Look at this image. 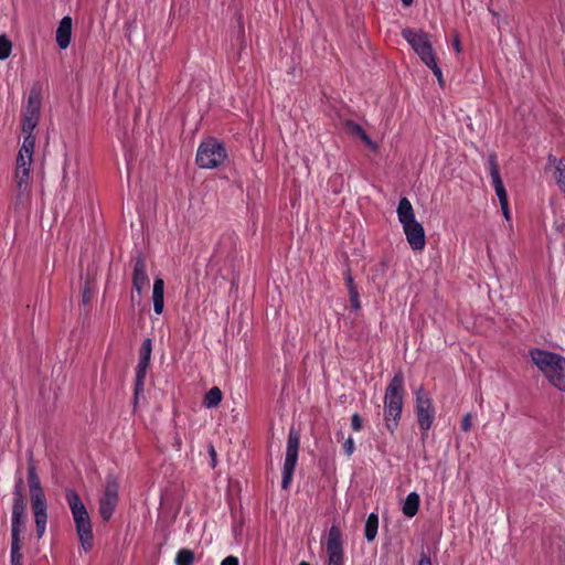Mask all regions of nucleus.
<instances>
[{
	"instance_id": "6ab92c4d",
	"label": "nucleus",
	"mask_w": 565,
	"mask_h": 565,
	"mask_svg": "<svg viewBox=\"0 0 565 565\" xmlns=\"http://www.w3.org/2000/svg\"><path fill=\"white\" fill-rule=\"evenodd\" d=\"M152 301L154 312L161 315L164 307V281L160 277H157L153 282Z\"/></svg>"
},
{
	"instance_id": "3c124183",
	"label": "nucleus",
	"mask_w": 565,
	"mask_h": 565,
	"mask_svg": "<svg viewBox=\"0 0 565 565\" xmlns=\"http://www.w3.org/2000/svg\"><path fill=\"white\" fill-rule=\"evenodd\" d=\"M413 2H414V0H402V3H403L405 7H409Z\"/></svg>"
},
{
	"instance_id": "ea45409f",
	"label": "nucleus",
	"mask_w": 565,
	"mask_h": 565,
	"mask_svg": "<svg viewBox=\"0 0 565 565\" xmlns=\"http://www.w3.org/2000/svg\"><path fill=\"white\" fill-rule=\"evenodd\" d=\"M344 280H345V285L348 287V290H351V288H356V286L354 284V279H353L352 274H351V269L347 270Z\"/></svg>"
},
{
	"instance_id": "37998d69",
	"label": "nucleus",
	"mask_w": 565,
	"mask_h": 565,
	"mask_svg": "<svg viewBox=\"0 0 565 565\" xmlns=\"http://www.w3.org/2000/svg\"><path fill=\"white\" fill-rule=\"evenodd\" d=\"M238 564H239L238 558L236 556H232V555L225 557L221 563V565H238Z\"/></svg>"
},
{
	"instance_id": "f704fd0d",
	"label": "nucleus",
	"mask_w": 565,
	"mask_h": 565,
	"mask_svg": "<svg viewBox=\"0 0 565 565\" xmlns=\"http://www.w3.org/2000/svg\"><path fill=\"white\" fill-rule=\"evenodd\" d=\"M90 297H92V288H90L89 281L87 280L85 282L83 291H82V302L84 306H87L89 303Z\"/></svg>"
},
{
	"instance_id": "49530a36",
	"label": "nucleus",
	"mask_w": 565,
	"mask_h": 565,
	"mask_svg": "<svg viewBox=\"0 0 565 565\" xmlns=\"http://www.w3.org/2000/svg\"><path fill=\"white\" fill-rule=\"evenodd\" d=\"M562 161L563 162V159H557L554 154L550 153L547 156V166L548 167H555L556 168V164H558V162Z\"/></svg>"
},
{
	"instance_id": "0eeeda50",
	"label": "nucleus",
	"mask_w": 565,
	"mask_h": 565,
	"mask_svg": "<svg viewBox=\"0 0 565 565\" xmlns=\"http://www.w3.org/2000/svg\"><path fill=\"white\" fill-rule=\"evenodd\" d=\"M416 416L422 435L426 437L435 418V408L423 386L416 391Z\"/></svg>"
},
{
	"instance_id": "aec40b11",
	"label": "nucleus",
	"mask_w": 565,
	"mask_h": 565,
	"mask_svg": "<svg viewBox=\"0 0 565 565\" xmlns=\"http://www.w3.org/2000/svg\"><path fill=\"white\" fill-rule=\"evenodd\" d=\"M28 483H29L30 494L44 492V490L41 486L40 478L36 472V466H35V461L33 459L32 452L30 454L29 459H28Z\"/></svg>"
},
{
	"instance_id": "9b49d317",
	"label": "nucleus",
	"mask_w": 565,
	"mask_h": 565,
	"mask_svg": "<svg viewBox=\"0 0 565 565\" xmlns=\"http://www.w3.org/2000/svg\"><path fill=\"white\" fill-rule=\"evenodd\" d=\"M407 243L413 250H422L426 245L425 230L423 225L417 222H411L403 225Z\"/></svg>"
},
{
	"instance_id": "dca6fc26",
	"label": "nucleus",
	"mask_w": 565,
	"mask_h": 565,
	"mask_svg": "<svg viewBox=\"0 0 565 565\" xmlns=\"http://www.w3.org/2000/svg\"><path fill=\"white\" fill-rule=\"evenodd\" d=\"M65 499L72 511L73 519H82L83 515L86 516V514H88L87 509L76 490L67 488L65 490Z\"/></svg>"
},
{
	"instance_id": "393cba45",
	"label": "nucleus",
	"mask_w": 565,
	"mask_h": 565,
	"mask_svg": "<svg viewBox=\"0 0 565 565\" xmlns=\"http://www.w3.org/2000/svg\"><path fill=\"white\" fill-rule=\"evenodd\" d=\"M223 393L217 386H213L210 388V391L205 394L203 399V405L207 408H214L220 405L222 402Z\"/></svg>"
},
{
	"instance_id": "412c9836",
	"label": "nucleus",
	"mask_w": 565,
	"mask_h": 565,
	"mask_svg": "<svg viewBox=\"0 0 565 565\" xmlns=\"http://www.w3.org/2000/svg\"><path fill=\"white\" fill-rule=\"evenodd\" d=\"M397 216L402 225L416 221L414 209L407 198H402L397 206Z\"/></svg>"
},
{
	"instance_id": "ddd939ff",
	"label": "nucleus",
	"mask_w": 565,
	"mask_h": 565,
	"mask_svg": "<svg viewBox=\"0 0 565 565\" xmlns=\"http://www.w3.org/2000/svg\"><path fill=\"white\" fill-rule=\"evenodd\" d=\"M26 504H12L11 541H23L21 534L25 530Z\"/></svg>"
},
{
	"instance_id": "a19ab883",
	"label": "nucleus",
	"mask_w": 565,
	"mask_h": 565,
	"mask_svg": "<svg viewBox=\"0 0 565 565\" xmlns=\"http://www.w3.org/2000/svg\"><path fill=\"white\" fill-rule=\"evenodd\" d=\"M46 522L47 521H40L39 523H35V531L38 539H41L45 532L46 529Z\"/></svg>"
},
{
	"instance_id": "c9c22d12",
	"label": "nucleus",
	"mask_w": 565,
	"mask_h": 565,
	"mask_svg": "<svg viewBox=\"0 0 565 565\" xmlns=\"http://www.w3.org/2000/svg\"><path fill=\"white\" fill-rule=\"evenodd\" d=\"M427 67H429L433 71L434 75L438 79L439 85L443 86L444 85L443 72H441L440 67L438 66L437 61H434L433 63L427 65Z\"/></svg>"
},
{
	"instance_id": "a211bd4d",
	"label": "nucleus",
	"mask_w": 565,
	"mask_h": 565,
	"mask_svg": "<svg viewBox=\"0 0 565 565\" xmlns=\"http://www.w3.org/2000/svg\"><path fill=\"white\" fill-rule=\"evenodd\" d=\"M41 89L32 87L28 97V104L23 115L40 117L41 114Z\"/></svg>"
},
{
	"instance_id": "1a4fd4ad",
	"label": "nucleus",
	"mask_w": 565,
	"mask_h": 565,
	"mask_svg": "<svg viewBox=\"0 0 565 565\" xmlns=\"http://www.w3.org/2000/svg\"><path fill=\"white\" fill-rule=\"evenodd\" d=\"M152 352V340L147 338L142 341L139 350V362L136 367V380H135V392H134V404L138 403L139 395L143 392L145 379L147 370L150 365Z\"/></svg>"
},
{
	"instance_id": "f3484780",
	"label": "nucleus",
	"mask_w": 565,
	"mask_h": 565,
	"mask_svg": "<svg viewBox=\"0 0 565 565\" xmlns=\"http://www.w3.org/2000/svg\"><path fill=\"white\" fill-rule=\"evenodd\" d=\"M72 36V18L66 15L63 17L58 23L56 30V43L62 49L65 50L71 42Z\"/></svg>"
},
{
	"instance_id": "2f4dec72",
	"label": "nucleus",
	"mask_w": 565,
	"mask_h": 565,
	"mask_svg": "<svg viewBox=\"0 0 565 565\" xmlns=\"http://www.w3.org/2000/svg\"><path fill=\"white\" fill-rule=\"evenodd\" d=\"M13 504H26L23 493V479L19 478L14 486Z\"/></svg>"
},
{
	"instance_id": "6e6552de",
	"label": "nucleus",
	"mask_w": 565,
	"mask_h": 565,
	"mask_svg": "<svg viewBox=\"0 0 565 565\" xmlns=\"http://www.w3.org/2000/svg\"><path fill=\"white\" fill-rule=\"evenodd\" d=\"M300 435L294 428L290 429L287 440L286 458L282 469L281 488L287 489L291 482L298 460Z\"/></svg>"
},
{
	"instance_id": "58836bf2",
	"label": "nucleus",
	"mask_w": 565,
	"mask_h": 565,
	"mask_svg": "<svg viewBox=\"0 0 565 565\" xmlns=\"http://www.w3.org/2000/svg\"><path fill=\"white\" fill-rule=\"evenodd\" d=\"M354 441L352 437H349L343 444V450L348 456H351L354 452Z\"/></svg>"
},
{
	"instance_id": "7c9ffc66",
	"label": "nucleus",
	"mask_w": 565,
	"mask_h": 565,
	"mask_svg": "<svg viewBox=\"0 0 565 565\" xmlns=\"http://www.w3.org/2000/svg\"><path fill=\"white\" fill-rule=\"evenodd\" d=\"M12 51V43L7 35H0V60L8 58Z\"/></svg>"
},
{
	"instance_id": "7ed1b4c3",
	"label": "nucleus",
	"mask_w": 565,
	"mask_h": 565,
	"mask_svg": "<svg viewBox=\"0 0 565 565\" xmlns=\"http://www.w3.org/2000/svg\"><path fill=\"white\" fill-rule=\"evenodd\" d=\"M34 147V135H24L22 147L17 157L15 168L17 196L19 200L28 196L30 192L29 180Z\"/></svg>"
},
{
	"instance_id": "09e8293b",
	"label": "nucleus",
	"mask_w": 565,
	"mask_h": 565,
	"mask_svg": "<svg viewBox=\"0 0 565 565\" xmlns=\"http://www.w3.org/2000/svg\"><path fill=\"white\" fill-rule=\"evenodd\" d=\"M500 205H501V210H502V213H503L504 217L507 220H509L510 218L509 203L508 202H505V204L500 203Z\"/></svg>"
},
{
	"instance_id": "a18cd8bd",
	"label": "nucleus",
	"mask_w": 565,
	"mask_h": 565,
	"mask_svg": "<svg viewBox=\"0 0 565 565\" xmlns=\"http://www.w3.org/2000/svg\"><path fill=\"white\" fill-rule=\"evenodd\" d=\"M418 565H433L431 559L427 553H422Z\"/></svg>"
},
{
	"instance_id": "2eb2a0df",
	"label": "nucleus",
	"mask_w": 565,
	"mask_h": 565,
	"mask_svg": "<svg viewBox=\"0 0 565 565\" xmlns=\"http://www.w3.org/2000/svg\"><path fill=\"white\" fill-rule=\"evenodd\" d=\"M343 129L348 135L359 137L372 150H377V143L370 138V136L365 132L362 126L359 125L358 122L351 119H347L343 122Z\"/></svg>"
},
{
	"instance_id": "c03bdc74",
	"label": "nucleus",
	"mask_w": 565,
	"mask_h": 565,
	"mask_svg": "<svg viewBox=\"0 0 565 565\" xmlns=\"http://www.w3.org/2000/svg\"><path fill=\"white\" fill-rule=\"evenodd\" d=\"M209 454L211 457V466L214 468L216 466V451L213 445H209Z\"/></svg>"
},
{
	"instance_id": "72a5a7b5",
	"label": "nucleus",
	"mask_w": 565,
	"mask_h": 565,
	"mask_svg": "<svg viewBox=\"0 0 565 565\" xmlns=\"http://www.w3.org/2000/svg\"><path fill=\"white\" fill-rule=\"evenodd\" d=\"M349 298L352 309L360 310L361 309V302H360V295L358 291V288H351L349 290Z\"/></svg>"
},
{
	"instance_id": "4c0bfd02",
	"label": "nucleus",
	"mask_w": 565,
	"mask_h": 565,
	"mask_svg": "<svg viewBox=\"0 0 565 565\" xmlns=\"http://www.w3.org/2000/svg\"><path fill=\"white\" fill-rule=\"evenodd\" d=\"M471 418H472V416H471V414H470V413H467V414L463 416V418H462V420H461V429H462V431H466V433H467V431H469V430H470L471 425H472V423H471Z\"/></svg>"
},
{
	"instance_id": "f03ea898",
	"label": "nucleus",
	"mask_w": 565,
	"mask_h": 565,
	"mask_svg": "<svg viewBox=\"0 0 565 565\" xmlns=\"http://www.w3.org/2000/svg\"><path fill=\"white\" fill-rule=\"evenodd\" d=\"M532 362L556 388H565V358L542 349L530 350Z\"/></svg>"
},
{
	"instance_id": "c756f323",
	"label": "nucleus",
	"mask_w": 565,
	"mask_h": 565,
	"mask_svg": "<svg viewBox=\"0 0 565 565\" xmlns=\"http://www.w3.org/2000/svg\"><path fill=\"white\" fill-rule=\"evenodd\" d=\"M234 38L241 47L244 46L245 42V30L243 23V14L241 12L237 13V26L233 31Z\"/></svg>"
},
{
	"instance_id": "4be33fe9",
	"label": "nucleus",
	"mask_w": 565,
	"mask_h": 565,
	"mask_svg": "<svg viewBox=\"0 0 565 565\" xmlns=\"http://www.w3.org/2000/svg\"><path fill=\"white\" fill-rule=\"evenodd\" d=\"M419 503H420L419 494L417 492H411L406 497L404 504H403L402 511H403L404 515H406L407 518L415 516L418 512Z\"/></svg>"
},
{
	"instance_id": "de8ad7c7",
	"label": "nucleus",
	"mask_w": 565,
	"mask_h": 565,
	"mask_svg": "<svg viewBox=\"0 0 565 565\" xmlns=\"http://www.w3.org/2000/svg\"><path fill=\"white\" fill-rule=\"evenodd\" d=\"M40 521H47V512H40L34 514V522L39 523Z\"/></svg>"
},
{
	"instance_id": "e433bc0d",
	"label": "nucleus",
	"mask_w": 565,
	"mask_h": 565,
	"mask_svg": "<svg viewBox=\"0 0 565 565\" xmlns=\"http://www.w3.org/2000/svg\"><path fill=\"white\" fill-rule=\"evenodd\" d=\"M351 426L353 430L360 431L363 427L362 425V418L358 413H354L351 418Z\"/></svg>"
},
{
	"instance_id": "5701e85b",
	"label": "nucleus",
	"mask_w": 565,
	"mask_h": 565,
	"mask_svg": "<svg viewBox=\"0 0 565 565\" xmlns=\"http://www.w3.org/2000/svg\"><path fill=\"white\" fill-rule=\"evenodd\" d=\"M488 163L490 169V175L494 185V190L504 188L503 181L500 175L499 166L497 161V154L491 152L488 157Z\"/></svg>"
},
{
	"instance_id": "473e14b6",
	"label": "nucleus",
	"mask_w": 565,
	"mask_h": 565,
	"mask_svg": "<svg viewBox=\"0 0 565 565\" xmlns=\"http://www.w3.org/2000/svg\"><path fill=\"white\" fill-rule=\"evenodd\" d=\"M554 178L561 191L565 195V166L562 161L556 164V171L554 172Z\"/></svg>"
},
{
	"instance_id": "603ef678",
	"label": "nucleus",
	"mask_w": 565,
	"mask_h": 565,
	"mask_svg": "<svg viewBox=\"0 0 565 565\" xmlns=\"http://www.w3.org/2000/svg\"><path fill=\"white\" fill-rule=\"evenodd\" d=\"M298 565H310V564L308 562H306V561H302Z\"/></svg>"
},
{
	"instance_id": "9d476101",
	"label": "nucleus",
	"mask_w": 565,
	"mask_h": 565,
	"mask_svg": "<svg viewBox=\"0 0 565 565\" xmlns=\"http://www.w3.org/2000/svg\"><path fill=\"white\" fill-rule=\"evenodd\" d=\"M327 565H344L342 533L338 525L333 524L327 539Z\"/></svg>"
},
{
	"instance_id": "c85d7f7f",
	"label": "nucleus",
	"mask_w": 565,
	"mask_h": 565,
	"mask_svg": "<svg viewBox=\"0 0 565 565\" xmlns=\"http://www.w3.org/2000/svg\"><path fill=\"white\" fill-rule=\"evenodd\" d=\"M40 117L23 115L22 132L24 135H33V130L38 126Z\"/></svg>"
},
{
	"instance_id": "f8f14e48",
	"label": "nucleus",
	"mask_w": 565,
	"mask_h": 565,
	"mask_svg": "<svg viewBox=\"0 0 565 565\" xmlns=\"http://www.w3.org/2000/svg\"><path fill=\"white\" fill-rule=\"evenodd\" d=\"M74 522L81 546L85 552L90 551L93 548L94 535L89 514L83 515L82 519H74Z\"/></svg>"
},
{
	"instance_id": "20e7f679",
	"label": "nucleus",
	"mask_w": 565,
	"mask_h": 565,
	"mask_svg": "<svg viewBox=\"0 0 565 565\" xmlns=\"http://www.w3.org/2000/svg\"><path fill=\"white\" fill-rule=\"evenodd\" d=\"M227 158L224 143L215 138L201 142L196 151V164L203 169H214Z\"/></svg>"
},
{
	"instance_id": "423d86ee",
	"label": "nucleus",
	"mask_w": 565,
	"mask_h": 565,
	"mask_svg": "<svg viewBox=\"0 0 565 565\" xmlns=\"http://www.w3.org/2000/svg\"><path fill=\"white\" fill-rule=\"evenodd\" d=\"M118 491H119L118 478L111 473L107 475L104 494L99 499V509H98L100 518L105 522H108L111 519L114 511L118 504V501H119Z\"/></svg>"
},
{
	"instance_id": "39448f33",
	"label": "nucleus",
	"mask_w": 565,
	"mask_h": 565,
	"mask_svg": "<svg viewBox=\"0 0 565 565\" xmlns=\"http://www.w3.org/2000/svg\"><path fill=\"white\" fill-rule=\"evenodd\" d=\"M402 36L407 41L426 66L436 61V54L428 33L423 30L415 31L413 29L405 28L402 30Z\"/></svg>"
},
{
	"instance_id": "bb28decb",
	"label": "nucleus",
	"mask_w": 565,
	"mask_h": 565,
	"mask_svg": "<svg viewBox=\"0 0 565 565\" xmlns=\"http://www.w3.org/2000/svg\"><path fill=\"white\" fill-rule=\"evenodd\" d=\"M23 541H11L10 563L11 565H23V554L21 552Z\"/></svg>"
},
{
	"instance_id": "8fccbe9b",
	"label": "nucleus",
	"mask_w": 565,
	"mask_h": 565,
	"mask_svg": "<svg viewBox=\"0 0 565 565\" xmlns=\"http://www.w3.org/2000/svg\"><path fill=\"white\" fill-rule=\"evenodd\" d=\"M452 45L455 47V50L457 51V53H460L461 52V44H460V39L458 35H456L452 40Z\"/></svg>"
},
{
	"instance_id": "b1692460",
	"label": "nucleus",
	"mask_w": 565,
	"mask_h": 565,
	"mask_svg": "<svg viewBox=\"0 0 565 565\" xmlns=\"http://www.w3.org/2000/svg\"><path fill=\"white\" fill-rule=\"evenodd\" d=\"M379 529V516L376 513L372 512L369 514L365 526H364V536L367 542H373L376 537Z\"/></svg>"
},
{
	"instance_id": "79ce46f5",
	"label": "nucleus",
	"mask_w": 565,
	"mask_h": 565,
	"mask_svg": "<svg viewBox=\"0 0 565 565\" xmlns=\"http://www.w3.org/2000/svg\"><path fill=\"white\" fill-rule=\"evenodd\" d=\"M495 193L498 195L500 203L505 204V202H508V194H507L505 188L497 190Z\"/></svg>"
},
{
	"instance_id": "a878e982",
	"label": "nucleus",
	"mask_w": 565,
	"mask_h": 565,
	"mask_svg": "<svg viewBox=\"0 0 565 565\" xmlns=\"http://www.w3.org/2000/svg\"><path fill=\"white\" fill-rule=\"evenodd\" d=\"M33 513H40L47 510V502L44 492L30 494Z\"/></svg>"
},
{
	"instance_id": "cd10ccee",
	"label": "nucleus",
	"mask_w": 565,
	"mask_h": 565,
	"mask_svg": "<svg viewBox=\"0 0 565 565\" xmlns=\"http://www.w3.org/2000/svg\"><path fill=\"white\" fill-rule=\"evenodd\" d=\"M194 553L189 548H182L175 556L177 565H192L194 561Z\"/></svg>"
},
{
	"instance_id": "4468645a",
	"label": "nucleus",
	"mask_w": 565,
	"mask_h": 565,
	"mask_svg": "<svg viewBox=\"0 0 565 565\" xmlns=\"http://www.w3.org/2000/svg\"><path fill=\"white\" fill-rule=\"evenodd\" d=\"M148 282L149 278L146 270V257L141 252H138L135 257L132 287L138 294H140Z\"/></svg>"
},
{
	"instance_id": "f257e3e1",
	"label": "nucleus",
	"mask_w": 565,
	"mask_h": 565,
	"mask_svg": "<svg viewBox=\"0 0 565 565\" xmlns=\"http://www.w3.org/2000/svg\"><path fill=\"white\" fill-rule=\"evenodd\" d=\"M404 374L397 371L388 383L384 395L385 426L391 434L398 427L403 409Z\"/></svg>"
}]
</instances>
